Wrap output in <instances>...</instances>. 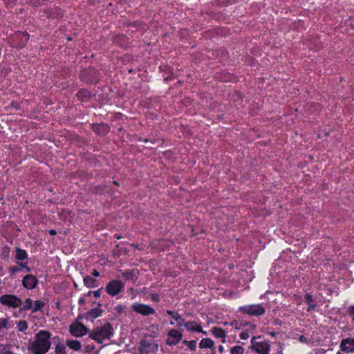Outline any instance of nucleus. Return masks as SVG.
<instances>
[{"label": "nucleus", "mask_w": 354, "mask_h": 354, "mask_svg": "<svg viewBox=\"0 0 354 354\" xmlns=\"http://www.w3.org/2000/svg\"><path fill=\"white\" fill-rule=\"evenodd\" d=\"M51 333L46 330H39L35 337V340L29 343L28 348L34 354H44L50 348Z\"/></svg>", "instance_id": "1"}, {"label": "nucleus", "mask_w": 354, "mask_h": 354, "mask_svg": "<svg viewBox=\"0 0 354 354\" xmlns=\"http://www.w3.org/2000/svg\"><path fill=\"white\" fill-rule=\"evenodd\" d=\"M113 333V329L111 324L106 322L101 326L96 327L90 333L89 337L102 344L106 339H110Z\"/></svg>", "instance_id": "2"}, {"label": "nucleus", "mask_w": 354, "mask_h": 354, "mask_svg": "<svg viewBox=\"0 0 354 354\" xmlns=\"http://www.w3.org/2000/svg\"><path fill=\"white\" fill-rule=\"evenodd\" d=\"M239 310L244 314L255 317L263 315L266 313L264 307L260 304L241 306Z\"/></svg>", "instance_id": "3"}, {"label": "nucleus", "mask_w": 354, "mask_h": 354, "mask_svg": "<svg viewBox=\"0 0 354 354\" xmlns=\"http://www.w3.org/2000/svg\"><path fill=\"white\" fill-rule=\"evenodd\" d=\"M158 345L151 338L142 339L140 343V352L141 354L153 353L158 351Z\"/></svg>", "instance_id": "4"}, {"label": "nucleus", "mask_w": 354, "mask_h": 354, "mask_svg": "<svg viewBox=\"0 0 354 354\" xmlns=\"http://www.w3.org/2000/svg\"><path fill=\"white\" fill-rule=\"evenodd\" d=\"M124 289V283L120 280H111L105 287L106 292L111 297L119 294Z\"/></svg>", "instance_id": "5"}, {"label": "nucleus", "mask_w": 354, "mask_h": 354, "mask_svg": "<svg viewBox=\"0 0 354 354\" xmlns=\"http://www.w3.org/2000/svg\"><path fill=\"white\" fill-rule=\"evenodd\" d=\"M0 303L9 308H17L22 304L20 298L14 295H3L0 297Z\"/></svg>", "instance_id": "6"}, {"label": "nucleus", "mask_w": 354, "mask_h": 354, "mask_svg": "<svg viewBox=\"0 0 354 354\" xmlns=\"http://www.w3.org/2000/svg\"><path fill=\"white\" fill-rule=\"evenodd\" d=\"M29 39V35L26 32H17L12 37V45L21 48L26 46Z\"/></svg>", "instance_id": "7"}, {"label": "nucleus", "mask_w": 354, "mask_h": 354, "mask_svg": "<svg viewBox=\"0 0 354 354\" xmlns=\"http://www.w3.org/2000/svg\"><path fill=\"white\" fill-rule=\"evenodd\" d=\"M132 310L138 314L143 316H149L156 313L155 310L149 306L141 303H134L131 305Z\"/></svg>", "instance_id": "8"}, {"label": "nucleus", "mask_w": 354, "mask_h": 354, "mask_svg": "<svg viewBox=\"0 0 354 354\" xmlns=\"http://www.w3.org/2000/svg\"><path fill=\"white\" fill-rule=\"evenodd\" d=\"M69 331L73 336L80 337L87 334L88 328L82 323L75 322L70 325Z\"/></svg>", "instance_id": "9"}, {"label": "nucleus", "mask_w": 354, "mask_h": 354, "mask_svg": "<svg viewBox=\"0 0 354 354\" xmlns=\"http://www.w3.org/2000/svg\"><path fill=\"white\" fill-rule=\"evenodd\" d=\"M251 348L259 354H268L270 345L266 342H256V337H253L251 340Z\"/></svg>", "instance_id": "10"}, {"label": "nucleus", "mask_w": 354, "mask_h": 354, "mask_svg": "<svg viewBox=\"0 0 354 354\" xmlns=\"http://www.w3.org/2000/svg\"><path fill=\"white\" fill-rule=\"evenodd\" d=\"M80 77L82 80L90 84H95L98 82L97 73L94 69L82 70L80 72Z\"/></svg>", "instance_id": "11"}, {"label": "nucleus", "mask_w": 354, "mask_h": 354, "mask_svg": "<svg viewBox=\"0 0 354 354\" xmlns=\"http://www.w3.org/2000/svg\"><path fill=\"white\" fill-rule=\"evenodd\" d=\"M182 337L183 334L181 332L176 329L172 328L168 332V337L166 342L168 345L170 346L176 345L182 339Z\"/></svg>", "instance_id": "12"}, {"label": "nucleus", "mask_w": 354, "mask_h": 354, "mask_svg": "<svg viewBox=\"0 0 354 354\" xmlns=\"http://www.w3.org/2000/svg\"><path fill=\"white\" fill-rule=\"evenodd\" d=\"M340 348L346 353H354V338L347 337L342 339L340 342Z\"/></svg>", "instance_id": "13"}, {"label": "nucleus", "mask_w": 354, "mask_h": 354, "mask_svg": "<svg viewBox=\"0 0 354 354\" xmlns=\"http://www.w3.org/2000/svg\"><path fill=\"white\" fill-rule=\"evenodd\" d=\"M38 280L35 276L32 274H27L22 280L23 286L29 290H32L37 286Z\"/></svg>", "instance_id": "14"}, {"label": "nucleus", "mask_w": 354, "mask_h": 354, "mask_svg": "<svg viewBox=\"0 0 354 354\" xmlns=\"http://www.w3.org/2000/svg\"><path fill=\"white\" fill-rule=\"evenodd\" d=\"M102 313V310L101 308V304H98L97 307L92 308L91 310L85 313L84 318L87 320H92L93 319H95L101 316Z\"/></svg>", "instance_id": "15"}, {"label": "nucleus", "mask_w": 354, "mask_h": 354, "mask_svg": "<svg viewBox=\"0 0 354 354\" xmlns=\"http://www.w3.org/2000/svg\"><path fill=\"white\" fill-rule=\"evenodd\" d=\"M187 330L189 331H196L198 333H202L203 334H206V332L204 331L202 327L196 322H185L184 324H183Z\"/></svg>", "instance_id": "16"}, {"label": "nucleus", "mask_w": 354, "mask_h": 354, "mask_svg": "<svg viewBox=\"0 0 354 354\" xmlns=\"http://www.w3.org/2000/svg\"><path fill=\"white\" fill-rule=\"evenodd\" d=\"M139 272L138 270H127L122 274V277L127 281L135 282L138 277Z\"/></svg>", "instance_id": "17"}, {"label": "nucleus", "mask_w": 354, "mask_h": 354, "mask_svg": "<svg viewBox=\"0 0 354 354\" xmlns=\"http://www.w3.org/2000/svg\"><path fill=\"white\" fill-rule=\"evenodd\" d=\"M304 300L308 305L307 311L310 312L312 310L315 309V308L317 306V303L315 301L313 295H311L310 293H307L305 295Z\"/></svg>", "instance_id": "18"}, {"label": "nucleus", "mask_w": 354, "mask_h": 354, "mask_svg": "<svg viewBox=\"0 0 354 354\" xmlns=\"http://www.w3.org/2000/svg\"><path fill=\"white\" fill-rule=\"evenodd\" d=\"M201 348H210L212 351H215L214 341L210 338H204L199 343Z\"/></svg>", "instance_id": "19"}, {"label": "nucleus", "mask_w": 354, "mask_h": 354, "mask_svg": "<svg viewBox=\"0 0 354 354\" xmlns=\"http://www.w3.org/2000/svg\"><path fill=\"white\" fill-rule=\"evenodd\" d=\"M212 333L215 337L218 338H221V342L223 343L225 342L226 332L225 330L220 327H214L212 329Z\"/></svg>", "instance_id": "20"}, {"label": "nucleus", "mask_w": 354, "mask_h": 354, "mask_svg": "<svg viewBox=\"0 0 354 354\" xmlns=\"http://www.w3.org/2000/svg\"><path fill=\"white\" fill-rule=\"evenodd\" d=\"M167 313L176 322L177 325L178 326H183V324H184L185 319L181 317L180 314L170 310H167Z\"/></svg>", "instance_id": "21"}, {"label": "nucleus", "mask_w": 354, "mask_h": 354, "mask_svg": "<svg viewBox=\"0 0 354 354\" xmlns=\"http://www.w3.org/2000/svg\"><path fill=\"white\" fill-rule=\"evenodd\" d=\"M84 284L88 288H95L97 286V280L90 275L84 277Z\"/></svg>", "instance_id": "22"}, {"label": "nucleus", "mask_w": 354, "mask_h": 354, "mask_svg": "<svg viewBox=\"0 0 354 354\" xmlns=\"http://www.w3.org/2000/svg\"><path fill=\"white\" fill-rule=\"evenodd\" d=\"M66 344L71 349L75 351H80L82 347L80 342L75 339H68Z\"/></svg>", "instance_id": "23"}, {"label": "nucleus", "mask_w": 354, "mask_h": 354, "mask_svg": "<svg viewBox=\"0 0 354 354\" xmlns=\"http://www.w3.org/2000/svg\"><path fill=\"white\" fill-rule=\"evenodd\" d=\"M10 327L8 319H0V337H3L6 334L5 330Z\"/></svg>", "instance_id": "24"}, {"label": "nucleus", "mask_w": 354, "mask_h": 354, "mask_svg": "<svg viewBox=\"0 0 354 354\" xmlns=\"http://www.w3.org/2000/svg\"><path fill=\"white\" fill-rule=\"evenodd\" d=\"M231 326L234 327L236 329H241L242 327L245 326H249V328L251 329H254L256 328V326L254 324H249L247 322H239V321H234L231 323Z\"/></svg>", "instance_id": "25"}, {"label": "nucleus", "mask_w": 354, "mask_h": 354, "mask_svg": "<svg viewBox=\"0 0 354 354\" xmlns=\"http://www.w3.org/2000/svg\"><path fill=\"white\" fill-rule=\"evenodd\" d=\"M244 348L239 344L234 345L230 348V354H244Z\"/></svg>", "instance_id": "26"}, {"label": "nucleus", "mask_w": 354, "mask_h": 354, "mask_svg": "<svg viewBox=\"0 0 354 354\" xmlns=\"http://www.w3.org/2000/svg\"><path fill=\"white\" fill-rule=\"evenodd\" d=\"M15 258L19 261H23L28 258L26 250L17 248Z\"/></svg>", "instance_id": "27"}, {"label": "nucleus", "mask_w": 354, "mask_h": 354, "mask_svg": "<svg viewBox=\"0 0 354 354\" xmlns=\"http://www.w3.org/2000/svg\"><path fill=\"white\" fill-rule=\"evenodd\" d=\"M32 300L30 298H27L24 303L23 307L21 308L20 310H27L30 309H32Z\"/></svg>", "instance_id": "28"}, {"label": "nucleus", "mask_w": 354, "mask_h": 354, "mask_svg": "<svg viewBox=\"0 0 354 354\" xmlns=\"http://www.w3.org/2000/svg\"><path fill=\"white\" fill-rule=\"evenodd\" d=\"M17 327L19 331L24 332L28 328V324L25 320H20L17 322Z\"/></svg>", "instance_id": "29"}, {"label": "nucleus", "mask_w": 354, "mask_h": 354, "mask_svg": "<svg viewBox=\"0 0 354 354\" xmlns=\"http://www.w3.org/2000/svg\"><path fill=\"white\" fill-rule=\"evenodd\" d=\"M77 96L80 99H82V100L86 99L87 100L90 96V93L87 90L82 89V90H80L77 93Z\"/></svg>", "instance_id": "30"}, {"label": "nucleus", "mask_w": 354, "mask_h": 354, "mask_svg": "<svg viewBox=\"0 0 354 354\" xmlns=\"http://www.w3.org/2000/svg\"><path fill=\"white\" fill-rule=\"evenodd\" d=\"M44 303L41 301H35L32 305V312H36L41 310L44 306Z\"/></svg>", "instance_id": "31"}, {"label": "nucleus", "mask_w": 354, "mask_h": 354, "mask_svg": "<svg viewBox=\"0 0 354 354\" xmlns=\"http://www.w3.org/2000/svg\"><path fill=\"white\" fill-rule=\"evenodd\" d=\"M55 354H66V346L64 344H58L55 347Z\"/></svg>", "instance_id": "32"}, {"label": "nucleus", "mask_w": 354, "mask_h": 354, "mask_svg": "<svg viewBox=\"0 0 354 354\" xmlns=\"http://www.w3.org/2000/svg\"><path fill=\"white\" fill-rule=\"evenodd\" d=\"M0 354H14V353L8 348L7 345L0 344Z\"/></svg>", "instance_id": "33"}, {"label": "nucleus", "mask_w": 354, "mask_h": 354, "mask_svg": "<svg viewBox=\"0 0 354 354\" xmlns=\"http://www.w3.org/2000/svg\"><path fill=\"white\" fill-rule=\"evenodd\" d=\"M346 312L348 315L351 317L352 322L354 323V304L348 306Z\"/></svg>", "instance_id": "34"}, {"label": "nucleus", "mask_w": 354, "mask_h": 354, "mask_svg": "<svg viewBox=\"0 0 354 354\" xmlns=\"http://www.w3.org/2000/svg\"><path fill=\"white\" fill-rule=\"evenodd\" d=\"M197 342L196 340H192L187 346L191 351H195L196 348Z\"/></svg>", "instance_id": "35"}, {"label": "nucleus", "mask_w": 354, "mask_h": 354, "mask_svg": "<svg viewBox=\"0 0 354 354\" xmlns=\"http://www.w3.org/2000/svg\"><path fill=\"white\" fill-rule=\"evenodd\" d=\"M239 336H240L241 339H248L249 337H250V335H249V333L248 331V329H246L245 331L241 332Z\"/></svg>", "instance_id": "36"}, {"label": "nucleus", "mask_w": 354, "mask_h": 354, "mask_svg": "<svg viewBox=\"0 0 354 354\" xmlns=\"http://www.w3.org/2000/svg\"><path fill=\"white\" fill-rule=\"evenodd\" d=\"M151 299L153 301L158 302L160 301V296L158 294L153 293L151 295Z\"/></svg>", "instance_id": "37"}, {"label": "nucleus", "mask_w": 354, "mask_h": 354, "mask_svg": "<svg viewBox=\"0 0 354 354\" xmlns=\"http://www.w3.org/2000/svg\"><path fill=\"white\" fill-rule=\"evenodd\" d=\"M20 271V268L17 266H12V267H10V270H9V272L11 273V274H14L15 272H18Z\"/></svg>", "instance_id": "38"}, {"label": "nucleus", "mask_w": 354, "mask_h": 354, "mask_svg": "<svg viewBox=\"0 0 354 354\" xmlns=\"http://www.w3.org/2000/svg\"><path fill=\"white\" fill-rule=\"evenodd\" d=\"M299 340L301 342V343H308L310 341L309 339L304 335H299Z\"/></svg>", "instance_id": "39"}, {"label": "nucleus", "mask_w": 354, "mask_h": 354, "mask_svg": "<svg viewBox=\"0 0 354 354\" xmlns=\"http://www.w3.org/2000/svg\"><path fill=\"white\" fill-rule=\"evenodd\" d=\"M100 292H101V288L98 289L97 290L93 291V294L95 296V297H100Z\"/></svg>", "instance_id": "40"}, {"label": "nucleus", "mask_w": 354, "mask_h": 354, "mask_svg": "<svg viewBox=\"0 0 354 354\" xmlns=\"http://www.w3.org/2000/svg\"><path fill=\"white\" fill-rule=\"evenodd\" d=\"M4 1H5V3L7 4L8 6H12V5L15 4V0H4Z\"/></svg>", "instance_id": "41"}, {"label": "nucleus", "mask_w": 354, "mask_h": 354, "mask_svg": "<svg viewBox=\"0 0 354 354\" xmlns=\"http://www.w3.org/2000/svg\"><path fill=\"white\" fill-rule=\"evenodd\" d=\"M8 254H9V249H8V248L5 247L3 248V255L4 256V257H8Z\"/></svg>", "instance_id": "42"}, {"label": "nucleus", "mask_w": 354, "mask_h": 354, "mask_svg": "<svg viewBox=\"0 0 354 354\" xmlns=\"http://www.w3.org/2000/svg\"><path fill=\"white\" fill-rule=\"evenodd\" d=\"M91 274L93 277H97L100 275V272L97 270H93V272H91Z\"/></svg>", "instance_id": "43"}, {"label": "nucleus", "mask_w": 354, "mask_h": 354, "mask_svg": "<svg viewBox=\"0 0 354 354\" xmlns=\"http://www.w3.org/2000/svg\"><path fill=\"white\" fill-rule=\"evenodd\" d=\"M115 310L118 312V313H121L122 310H123V308L121 305H118L115 307Z\"/></svg>", "instance_id": "44"}, {"label": "nucleus", "mask_w": 354, "mask_h": 354, "mask_svg": "<svg viewBox=\"0 0 354 354\" xmlns=\"http://www.w3.org/2000/svg\"><path fill=\"white\" fill-rule=\"evenodd\" d=\"M49 234H50V235H55V234H57V232H56V231H55V230H50L49 231Z\"/></svg>", "instance_id": "45"}, {"label": "nucleus", "mask_w": 354, "mask_h": 354, "mask_svg": "<svg viewBox=\"0 0 354 354\" xmlns=\"http://www.w3.org/2000/svg\"><path fill=\"white\" fill-rule=\"evenodd\" d=\"M84 316H85V313L83 314V315H80L78 317H77V320H80V319H85L84 318Z\"/></svg>", "instance_id": "46"}, {"label": "nucleus", "mask_w": 354, "mask_h": 354, "mask_svg": "<svg viewBox=\"0 0 354 354\" xmlns=\"http://www.w3.org/2000/svg\"><path fill=\"white\" fill-rule=\"evenodd\" d=\"M223 351H224V347H223V346H221H221H218V351H219L220 353H223Z\"/></svg>", "instance_id": "47"}, {"label": "nucleus", "mask_w": 354, "mask_h": 354, "mask_svg": "<svg viewBox=\"0 0 354 354\" xmlns=\"http://www.w3.org/2000/svg\"><path fill=\"white\" fill-rule=\"evenodd\" d=\"M84 303V299L83 298H80L79 300V304H83Z\"/></svg>", "instance_id": "48"}, {"label": "nucleus", "mask_w": 354, "mask_h": 354, "mask_svg": "<svg viewBox=\"0 0 354 354\" xmlns=\"http://www.w3.org/2000/svg\"><path fill=\"white\" fill-rule=\"evenodd\" d=\"M189 342H190V341H188V340H184V341L183 342V343L184 344L187 345V346H188V345H189Z\"/></svg>", "instance_id": "49"}, {"label": "nucleus", "mask_w": 354, "mask_h": 354, "mask_svg": "<svg viewBox=\"0 0 354 354\" xmlns=\"http://www.w3.org/2000/svg\"><path fill=\"white\" fill-rule=\"evenodd\" d=\"M23 268H26L28 270H29V268L25 266V264H21V265Z\"/></svg>", "instance_id": "50"}, {"label": "nucleus", "mask_w": 354, "mask_h": 354, "mask_svg": "<svg viewBox=\"0 0 354 354\" xmlns=\"http://www.w3.org/2000/svg\"><path fill=\"white\" fill-rule=\"evenodd\" d=\"M92 294H93V291H91V290L88 292V296L91 295Z\"/></svg>", "instance_id": "51"}, {"label": "nucleus", "mask_w": 354, "mask_h": 354, "mask_svg": "<svg viewBox=\"0 0 354 354\" xmlns=\"http://www.w3.org/2000/svg\"><path fill=\"white\" fill-rule=\"evenodd\" d=\"M170 324H171V325H174V323L173 322H170Z\"/></svg>", "instance_id": "52"}, {"label": "nucleus", "mask_w": 354, "mask_h": 354, "mask_svg": "<svg viewBox=\"0 0 354 354\" xmlns=\"http://www.w3.org/2000/svg\"><path fill=\"white\" fill-rule=\"evenodd\" d=\"M114 184H115V185H118V183H117V182H115V181H114Z\"/></svg>", "instance_id": "53"}]
</instances>
